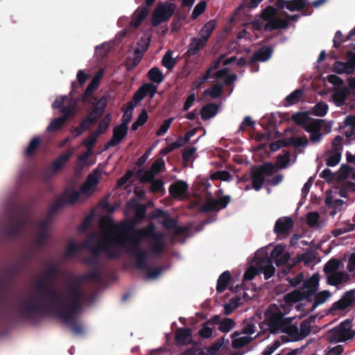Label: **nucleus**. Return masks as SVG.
Masks as SVG:
<instances>
[{"instance_id": "nucleus-42", "label": "nucleus", "mask_w": 355, "mask_h": 355, "mask_svg": "<svg viewBox=\"0 0 355 355\" xmlns=\"http://www.w3.org/2000/svg\"><path fill=\"white\" fill-rule=\"evenodd\" d=\"M303 94L302 89H297L293 91L292 93H291L289 95H288L285 101L286 102V105H295L297 103H298L302 98Z\"/></svg>"}, {"instance_id": "nucleus-54", "label": "nucleus", "mask_w": 355, "mask_h": 355, "mask_svg": "<svg viewBox=\"0 0 355 355\" xmlns=\"http://www.w3.org/2000/svg\"><path fill=\"white\" fill-rule=\"evenodd\" d=\"M341 159V153H334L329 151V155L326 159L328 166H334L337 165Z\"/></svg>"}, {"instance_id": "nucleus-14", "label": "nucleus", "mask_w": 355, "mask_h": 355, "mask_svg": "<svg viewBox=\"0 0 355 355\" xmlns=\"http://www.w3.org/2000/svg\"><path fill=\"white\" fill-rule=\"evenodd\" d=\"M355 302V289L345 292L342 297L334 302L329 310V313L335 314L336 311H343Z\"/></svg>"}, {"instance_id": "nucleus-12", "label": "nucleus", "mask_w": 355, "mask_h": 355, "mask_svg": "<svg viewBox=\"0 0 355 355\" xmlns=\"http://www.w3.org/2000/svg\"><path fill=\"white\" fill-rule=\"evenodd\" d=\"M231 201L230 196H223L219 199H207L200 207V211L202 213L211 211H218L225 208Z\"/></svg>"}, {"instance_id": "nucleus-46", "label": "nucleus", "mask_w": 355, "mask_h": 355, "mask_svg": "<svg viewBox=\"0 0 355 355\" xmlns=\"http://www.w3.org/2000/svg\"><path fill=\"white\" fill-rule=\"evenodd\" d=\"M340 262L337 259H331L324 266V272L327 274H331L337 272L340 267Z\"/></svg>"}, {"instance_id": "nucleus-33", "label": "nucleus", "mask_w": 355, "mask_h": 355, "mask_svg": "<svg viewBox=\"0 0 355 355\" xmlns=\"http://www.w3.org/2000/svg\"><path fill=\"white\" fill-rule=\"evenodd\" d=\"M344 125L349 126V130H346L345 135L347 138H355V114L348 115L344 120Z\"/></svg>"}, {"instance_id": "nucleus-41", "label": "nucleus", "mask_w": 355, "mask_h": 355, "mask_svg": "<svg viewBox=\"0 0 355 355\" xmlns=\"http://www.w3.org/2000/svg\"><path fill=\"white\" fill-rule=\"evenodd\" d=\"M241 298L239 297H232L229 302L224 305L225 314L230 315L240 305Z\"/></svg>"}, {"instance_id": "nucleus-9", "label": "nucleus", "mask_w": 355, "mask_h": 355, "mask_svg": "<svg viewBox=\"0 0 355 355\" xmlns=\"http://www.w3.org/2000/svg\"><path fill=\"white\" fill-rule=\"evenodd\" d=\"M8 214L10 224L4 227V234L8 237L17 236L20 234L22 228L26 225L28 219L21 214H15L10 211Z\"/></svg>"}, {"instance_id": "nucleus-36", "label": "nucleus", "mask_w": 355, "mask_h": 355, "mask_svg": "<svg viewBox=\"0 0 355 355\" xmlns=\"http://www.w3.org/2000/svg\"><path fill=\"white\" fill-rule=\"evenodd\" d=\"M148 78L153 83H161L164 80V76L160 69L156 67L151 68L148 72Z\"/></svg>"}, {"instance_id": "nucleus-21", "label": "nucleus", "mask_w": 355, "mask_h": 355, "mask_svg": "<svg viewBox=\"0 0 355 355\" xmlns=\"http://www.w3.org/2000/svg\"><path fill=\"white\" fill-rule=\"evenodd\" d=\"M192 332L190 328H178L175 333V340L178 345H187L192 343Z\"/></svg>"}, {"instance_id": "nucleus-60", "label": "nucleus", "mask_w": 355, "mask_h": 355, "mask_svg": "<svg viewBox=\"0 0 355 355\" xmlns=\"http://www.w3.org/2000/svg\"><path fill=\"white\" fill-rule=\"evenodd\" d=\"M292 146L298 148L300 147H305L308 144V139L305 135L300 137H291Z\"/></svg>"}, {"instance_id": "nucleus-26", "label": "nucleus", "mask_w": 355, "mask_h": 355, "mask_svg": "<svg viewBox=\"0 0 355 355\" xmlns=\"http://www.w3.org/2000/svg\"><path fill=\"white\" fill-rule=\"evenodd\" d=\"M206 44H207L205 42L198 37H193L188 46L185 55L188 57L195 55L198 54L201 49H204Z\"/></svg>"}, {"instance_id": "nucleus-16", "label": "nucleus", "mask_w": 355, "mask_h": 355, "mask_svg": "<svg viewBox=\"0 0 355 355\" xmlns=\"http://www.w3.org/2000/svg\"><path fill=\"white\" fill-rule=\"evenodd\" d=\"M128 127L119 124L113 129L112 138L105 144V149H108L119 144L128 134Z\"/></svg>"}, {"instance_id": "nucleus-47", "label": "nucleus", "mask_w": 355, "mask_h": 355, "mask_svg": "<svg viewBox=\"0 0 355 355\" xmlns=\"http://www.w3.org/2000/svg\"><path fill=\"white\" fill-rule=\"evenodd\" d=\"M295 123L299 125H304L309 120V114L306 112H298L291 116Z\"/></svg>"}, {"instance_id": "nucleus-24", "label": "nucleus", "mask_w": 355, "mask_h": 355, "mask_svg": "<svg viewBox=\"0 0 355 355\" xmlns=\"http://www.w3.org/2000/svg\"><path fill=\"white\" fill-rule=\"evenodd\" d=\"M289 25L287 19H283L277 17L267 20L263 28L266 31H272L277 29L286 28Z\"/></svg>"}, {"instance_id": "nucleus-44", "label": "nucleus", "mask_w": 355, "mask_h": 355, "mask_svg": "<svg viewBox=\"0 0 355 355\" xmlns=\"http://www.w3.org/2000/svg\"><path fill=\"white\" fill-rule=\"evenodd\" d=\"M311 318H309L306 320H303L299 328V333L300 336V339L302 340L307 337L311 331Z\"/></svg>"}, {"instance_id": "nucleus-23", "label": "nucleus", "mask_w": 355, "mask_h": 355, "mask_svg": "<svg viewBox=\"0 0 355 355\" xmlns=\"http://www.w3.org/2000/svg\"><path fill=\"white\" fill-rule=\"evenodd\" d=\"M188 184L183 180H177L170 185L168 192L173 198H179L188 190Z\"/></svg>"}, {"instance_id": "nucleus-50", "label": "nucleus", "mask_w": 355, "mask_h": 355, "mask_svg": "<svg viewBox=\"0 0 355 355\" xmlns=\"http://www.w3.org/2000/svg\"><path fill=\"white\" fill-rule=\"evenodd\" d=\"M76 107V102L75 101L71 102L67 106H63L60 109V112L63 114V115L61 116L60 117H64V121H67L70 116L73 115L75 113Z\"/></svg>"}, {"instance_id": "nucleus-2", "label": "nucleus", "mask_w": 355, "mask_h": 355, "mask_svg": "<svg viewBox=\"0 0 355 355\" xmlns=\"http://www.w3.org/2000/svg\"><path fill=\"white\" fill-rule=\"evenodd\" d=\"M81 295L75 286L69 291V296H66L63 302L55 306H47L40 301L24 302L19 307L20 315L25 319L31 320L35 314H53L59 317L63 322L68 324L76 334H81L83 327L76 320V315L82 310Z\"/></svg>"}, {"instance_id": "nucleus-29", "label": "nucleus", "mask_w": 355, "mask_h": 355, "mask_svg": "<svg viewBox=\"0 0 355 355\" xmlns=\"http://www.w3.org/2000/svg\"><path fill=\"white\" fill-rule=\"evenodd\" d=\"M218 106L214 103H209L204 105L200 110L201 118L203 120H208L214 117L218 112Z\"/></svg>"}, {"instance_id": "nucleus-62", "label": "nucleus", "mask_w": 355, "mask_h": 355, "mask_svg": "<svg viewBox=\"0 0 355 355\" xmlns=\"http://www.w3.org/2000/svg\"><path fill=\"white\" fill-rule=\"evenodd\" d=\"M258 274H259V268L257 266H250L243 275V281L252 280Z\"/></svg>"}, {"instance_id": "nucleus-1", "label": "nucleus", "mask_w": 355, "mask_h": 355, "mask_svg": "<svg viewBox=\"0 0 355 355\" xmlns=\"http://www.w3.org/2000/svg\"><path fill=\"white\" fill-rule=\"evenodd\" d=\"M124 232H132L131 236H125V239L119 241L125 253L130 257L135 259V267L140 270L147 272L150 279L157 278L162 272V267H157L151 269L147 263L148 252L140 249V244L142 239L149 238L152 240L150 252L154 255H161L165 248L164 234L156 232L155 227L153 224L136 229L135 223H128L123 226Z\"/></svg>"}, {"instance_id": "nucleus-45", "label": "nucleus", "mask_w": 355, "mask_h": 355, "mask_svg": "<svg viewBox=\"0 0 355 355\" xmlns=\"http://www.w3.org/2000/svg\"><path fill=\"white\" fill-rule=\"evenodd\" d=\"M99 87V84L96 80H91L87 85L84 94L81 96V101L83 102L89 101V98L92 96L93 92Z\"/></svg>"}, {"instance_id": "nucleus-20", "label": "nucleus", "mask_w": 355, "mask_h": 355, "mask_svg": "<svg viewBox=\"0 0 355 355\" xmlns=\"http://www.w3.org/2000/svg\"><path fill=\"white\" fill-rule=\"evenodd\" d=\"M273 53V49L269 46H263L257 51L249 60V65H254L257 62H266L268 60Z\"/></svg>"}, {"instance_id": "nucleus-30", "label": "nucleus", "mask_w": 355, "mask_h": 355, "mask_svg": "<svg viewBox=\"0 0 355 355\" xmlns=\"http://www.w3.org/2000/svg\"><path fill=\"white\" fill-rule=\"evenodd\" d=\"M231 279V274L228 270L223 272L218 277L216 285V291L222 293L226 290Z\"/></svg>"}, {"instance_id": "nucleus-53", "label": "nucleus", "mask_w": 355, "mask_h": 355, "mask_svg": "<svg viewBox=\"0 0 355 355\" xmlns=\"http://www.w3.org/2000/svg\"><path fill=\"white\" fill-rule=\"evenodd\" d=\"M66 121H64V117H58L54 119L47 127V131L49 132H54L60 129Z\"/></svg>"}, {"instance_id": "nucleus-11", "label": "nucleus", "mask_w": 355, "mask_h": 355, "mask_svg": "<svg viewBox=\"0 0 355 355\" xmlns=\"http://www.w3.org/2000/svg\"><path fill=\"white\" fill-rule=\"evenodd\" d=\"M84 248L89 249L92 256L100 257L101 251L105 252L109 259H116L121 255V252L119 250H112L111 243L107 239L101 240L95 247H90L87 243H85Z\"/></svg>"}, {"instance_id": "nucleus-31", "label": "nucleus", "mask_w": 355, "mask_h": 355, "mask_svg": "<svg viewBox=\"0 0 355 355\" xmlns=\"http://www.w3.org/2000/svg\"><path fill=\"white\" fill-rule=\"evenodd\" d=\"M98 182V177L93 174H89L86 181L80 186V190L83 193L89 191L94 187L96 186Z\"/></svg>"}, {"instance_id": "nucleus-48", "label": "nucleus", "mask_w": 355, "mask_h": 355, "mask_svg": "<svg viewBox=\"0 0 355 355\" xmlns=\"http://www.w3.org/2000/svg\"><path fill=\"white\" fill-rule=\"evenodd\" d=\"M111 120V114H107L101 121L98 128L95 132L99 135L105 133L110 124Z\"/></svg>"}, {"instance_id": "nucleus-10", "label": "nucleus", "mask_w": 355, "mask_h": 355, "mask_svg": "<svg viewBox=\"0 0 355 355\" xmlns=\"http://www.w3.org/2000/svg\"><path fill=\"white\" fill-rule=\"evenodd\" d=\"M101 277V274L100 271V268H94L90 272L78 275V276H73V282L68 285L66 290V296H69V291L71 286H75L76 288L79 291L80 295H81V301L83 302L85 298V294L84 291L80 287V284L85 281L89 280H94V281H98Z\"/></svg>"}, {"instance_id": "nucleus-18", "label": "nucleus", "mask_w": 355, "mask_h": 355, "mask_svg": "<svg viewBox=\"0 0 355 355\" xmlns=\"http://www.w3.org/2000/svg\"><path fill=\"white\" fill-rule=\"evenodd\" d=\"M293 227L294 222L291 217H281L275 223L274 232L277 235H286Z\"/></svg>"}, {"instance_id": "nucleus-58", "label": "nucleus", "mask_w": 355, "mask_h": 355, "mask_svg": "<svg viewBox=\"0 0 355 355\" xmlns=\"http://www.w3.org/2000/svg\"><path fill=\"white\" fill-rule=\"evenodd\" d=\"M162 64L168 69H171L175 64V60L171 56V51H168L162 58Z\"/></svg>"}, {"instance_id": "nucleus-32", "label": "nucleus", "mask_w": 355, "mask_h": 355, "mask_svg": "<svg viewBox=\"0 0 355 355\" xmlns=\"http://www.w3.org/2000/svg\"><path fill=\"white\" fill-rule=\"evenodd\" d=\"M331 293L328 291H320L315 293V300L310 311H313L319 305L324 303L330 297Z\"/></svg>"}, {"instance_id": "nucleus-34", "label": "nucleus", "mask_w": 355, "mask_h": 355, "mask_svg": "<svg viewBox=\"0 0 355 355\" xmlns=\"http://www.w3.org/2000/svg\"><path fill=\"white\" fill-rule=\"evenodd\" d=\"M60 197H62L64 199V205H73L77 202L80 198V193L73 191H70L69 190H65Z\"/></svg>"}, {"instance_id": "nucleus-15", "label": "nucleus", "mask_w": 355, "mask_h": 355, "mask_svg": "<svg viewBox=\"0 0 355 355\" xmlns=\"http://www.w3.org/2000/svg\"><path fill=\"white\" fill-rule=\"evenodd\" d=\"M155 0H146L144 6L137 8L135 12L130 25L134 28H138L141 22L146 19L149 13V7L151 6Z\"/></svg>"}, {"instance_id": "nucleus-43", "label": "nucleus", "mask_w": 355, "mask_h": 355, "mask_svg": "<svg viewBox=\"0 0 355 355\" xmlns=\"http://www.w3.org/2000/svg\"><path fill=\"white\" fill-rule=\"evenodd\" d=\"M64 199L62 197L58 196L55 202L50 206L47 211V215L52 217L56 212H58L62 207L64 206Z\"/></svg>"}, {"instance_id": "nucleus-35", "label": "nucleus", "mask_w": 355, "mask_h": 355, "mask_svg": "<svg viewBox=\"0 0 355 355\" xmlns=\"http://www.w3.org/2000/svg\"><path fill=\"white\" fill-rule=\"evenodd\" d=\"M41 144V139L38 137L32 139L25 150V155L27 157H31L34 155L36 150L39 148Z\"/></svg>"}, {"instance_id": "nucleus-52", "label": "nucleus", "mask_w": 355, "mask_h": 355, "mask_svg": "<svg viewBox=\"0 0 355 355\" xmlns=\"http://www.w3.org/2000/svg\"><path fill=\"white\" fill-rule=\"evenodd\" d=\"M333 71L337 73H347L351 74L352 72L349 69H348V64L346 62H340V61H336L333 67H332Z\"/></svg>"}, {"instance_id": "nucleus-22", "label": "nucleus", "mask_w": 355, "mask_h": 355, "mask_svg": "<svg viewBox=\"0 0 355 355\" xmlns=\"http://www.w3.org/2000/svg\"><path fill=\"white\" fill-rule=\"evenodd\" d=\"M220 322V315H215L209 320L203 323L202 328L200 329L198 334L203 338H210L212 335V326Z\"/></svg>"}, {"instance_id": "nucleus-39", "label": "nucleus", "mask_w": 355, "mask_h": 355, "mask_svg": "<svg viewBox=\"0 0 355 355\" xmlns=\"http://www.w3.org/2000/svg\"><path fill=\"white\" fill-rule=\"evenodd\" d=\"M83 248L84 244L80 245L75 242H71L67 245L65 249L64 255L67 258L72 257L78 253Z\"/></svg>"}, {"instance_id": "nucleus-59", "label": "nucleus", "mask_w": 355, "mask_h": 355, "mask_svg": "<svg viewBox=\"0 0 355 355\" xmlns=\"http://www.w3.org/2000/svg\"><path fill=\"white\" fill-rule=\"evenodd\" d=\"M207 2L205 1H200L194 8L191 18L195 19L198 18L201 14H202L206 9Z\"/></svg>"}, {"instance_id": "nucleus-6", "label": "nucleus", "mask_w": 355, "mask_h": 355, "mask_svg": "<svg viewBox=\"0 0 355 355\" xmlns=\"http://www.w3.org/2000/svg\"><path fill=\"white\" fill-rule=\"evenodd\" d=\"M352 320L346 319L328 331L327 340L331 343H343L351 340L355 336L352 329Z\"/></svg>"}, {"instance_id": "nucleus-51", "label": "nucleus", "mask_w": 355, "mask_h": 355, "mask_svg": "<svg viewBox=\"0 0 355 355\" xmlns=\"http://www.w3.org/2000/svg\"><path fill=\"white\" fill-rule=\"evenodd\" d=\"M327 110L328 105L323 101H320L313 107V114L317 116H323L327 114Z\"/></svg>"}, {"instance_id": "nucleus-25", "label": "nucleus", "mask_w": 355, "mask_h": 355, "mask_svg": "<svg viewBox=\"0 0 355 355\" xmlns=\"http://www.w3.org/2000/svg\"><path fill=\"white\" fill-rule=\"evenodd\" d=\"M293 320V318L289 317V319L286 322L288 324H285L282 331L281 332L286 334L288 336L291 337V340L292 341H298L301 340L299 328L296 324H292V322Z\"/></svg>"}, {"instance_id": "nucleus-61", "label": "nucleus", "mask_w": 355, "mask_h": 355, "mask_svg": "<svg viewBox=\"0 0 355 355\" xmlns=\"http://www.w3.org/2000/svg\"><path fill=\"white\" fill-rule=\"evenodd\" d=\"M143 92L146 95H149L150 98H153L156 92H157V86L154 85L153 83H146L141 86Z\"/></svg>"}, {"instance_id": "nucleus-64", "label": "nucleus", "mask_w": 355, "mask_h": 355, "mask_svg": "<svg viewBox=\"0 0 355 355\" xmlns=\"http://www.w3.org/2000/svg\"><path fill=\"white\" fill-rule=\"evenodd\" d=\"M212 179L222 181H230L232 179V175L227 171H218L213 174Z\"/></svg>"}, {"instance_id": "nucleus-57", "label": "nucleus", "mask_w": 355, "mask_h": 355, "mask_svg": "<svg viewBox=\"0 0 355 355\" xmlns=\"http://www.w3.org/2000/svg\"><path fill=\"white\" fill-rule=\"evenodd\" d=\"M139 180L142 183L151 182L153 180L155 174L152 171L139 170L138 171Z\"/></svg>"}, {"instance_id": "nucleus-37", "label": "nucleus", "mask_w": 355, "mask_h": 355, "mask_svg": "<svg viewBox=\"0 0 355 355\" xmlns=\"http://www.w3.org/2000/svg\"><path fill=\"white\" fill-rule=\"evenodd\" d=\"M324 120L322 119H314L313 121L306 123L303 125V128L311 134L317 131H320Z\"/></svg>"}, {"instance_id": "nucleus-13", "label": "nucleus", "mask_w": 355, "mask_h": 355, "mask_svg": "<svg viewBox=\"0 0 355 355\" xmlns=\"http://www.w3.org/2000/svg\"><path fill=\"white\" fill-rule=\"evenodd\" d=\"M89 103L94 104V107L85 119L89 123L94 124L103 116L107 106V98L102 96L97 100L96 98L93 97Z\"/></svg>"}, {"instance_id": "nucleus-4", "label": "nucleus", "mask_w": 355, "mask_h": 355, "mask_svg": "<svg viewBox=\"0 0 355 355\" xmlns=\"http://www.w3.org/2000/svg\"><path fill=\"white\" fill-rule=\"evenodd\" d=\"M319 284L318 276L313 275L304 282L300 289L294 290L284 296V301L288 304H293L304 300L311 302L312 297L316 293Z\"/></svg>"}, {"instance_id": "nucleus-8", "label": "nucleus", "mask_w": 355, "mask_h": 355, "mask_svg": "<svg viewBox=\"0 0 355 355\" xmlns=\"http://www.w3.org/2000/svg\"><path fill=\"white\" fill-rule=\"evenodd\" d=\"M175 8V5L172 3H159L153 12L152 26L156 27L161 23L168 21L174 14Z\"/></svg>"}, {"instance_id": "nucleus-56", "label": "nucleus", "mask_w": 355, "mask_h": 355, "mask_svg": "<svg viewBox=\"0 0 355 355\" xmlns=\"http://www.w3.org/2000/svg\"><path fill=\"white\" fill-rule=\"evenodd\" d=\"M223 92V86L220 84H215L211 89L205 91V94H209L213 98L219 97Z\"/></svg>"}, {"instance_id": "nucleus-17", "label": "nucleus", "mask_w": 355, "mask_h": 355, "mask_svg": "<svg viewBox=\"0 0 355 355\" xmlns=\"http://www.w3.org/2000/svg\"><path fill=\"white\" fill-rule=\"evenodd\" d=\"M145 217H146V207L144 206H141V207H138L135 211V218L132 219L131 221H129V222H127V223H125L121 225V226H120L121 229V234L119 236H117L116 238L115 242L120 245L119 241L121 240L125 239V235H127L129 236H131L132 235V232H124L123 226L125 225H126L128 223H135V225H136L137 223L144 220L145 218Z\"/></svg>"}, {"instance_id": "nucleus-63", "label": "nucleus", "mask_w": 355, "mask_h": 355, "mask_svg": "<svg viewBox=\"0 0 355 355\" xmlns=\"http://www.w3.org/2000/svg\"><path fill=\"white\" fill-rule=\"evenodd\" d=\"M289 162L290 155L287 151L283 155H279L277 157V164L280 168L286 167Z\"/></svg>"}, {"instance_id": "nucleus-19", "label": "nucleus", "mask_w": 355, "mask_h": 355, "mask_svg": "<svg viewBox=\"0 0 355 355\" xmlns=\"http://www.w3.org/2000/svg\"><path fill=\"white\" fill-rule=\"evenodd\" d=\"M257 265L259 268V273L264 275L265 279H270L275 274V268L272 265V260L268 257L266 256L259 259Z\"/></svg>"}, {"instance_id": "nucleus-3", "label": "nucleus", "mask_w": 355, "mask_h": 355, "mask_svg": "<svg viewBox=\"0 0 355 355\" xmlns=\"http://www.w3.org/2000/svg\"><path fill=\"white\" fill-rule=\"evenodd\" d=\"M58 275V269L56 265L51 264L49 266L43 277L37 281L35 284L36 295L34 299L23 300L17 305V309L20 314L19 307L24 302L29 303L31 302L40 301L47 306H55L60 302H63L66 299L60 293L55 291L51 288V283L55 277Z\"/></svg>"}, {"instance_id": "nucleus-55", "label": "nucleus", "mask_w": 355, "mask_h": 355, "mask_svg": "<svg viewBox=\"0 0 355 355\" xmlns=\"http://www.w3.org/2000/svg\"><path fill=\"white\" fill-rule=\"evenodd\" d=\"M82 262L85 265L92 266L94 268H99L101 264L100 257L91 255L83 259Z\"/></svg>"}, {"instance_id": "nucleus-49", "label": "nucleus", "mask_w": 355, "mask_h": 355, "mask_svg": "<svg viewBox=\"0 0 355 355\" xmlns=\"http://www.w3.org/2000/svg\"><path fill=\"white\" fill-rule=\"evenodd\" d=\"M306 6L304 0L287 1L286 8L290 11L302 10Z\"/></svg>"}, {"instance_id": "nucleus-27", "label": "nucleus", "mask_w": 355, "mask_h": 355, "mask_svg": "<svg viewBox=\"0 0 355 355\" xmlns=\"http://www.w3.org/2000/svg\"><path fill=\"white\" fill-rule=\"evenodd\" d=\"M216 22L215 20H209L200 30L198 33V38L206 44L210 37L212 32L216 28Z\"/></svg>"}, {"instance_id": "nucleus-7", "label": "nucleus", "mask_w": 355, "mask_h": 355, "mask_svg": "<svg viewBox=\"0 0 355 355\" xmlns=\"http://www.w3.org/2000/svg\"><path fill=\"white\" fill-rule=\"evenodd\" d=\"M276 171L275 166L271 162H266L255 166L250 172L252 186L256 191H259L264 182L266 176H271Z\"/></svg>"}, {"instance_id": "nucleus-38", "label": "nucleus", "mask_w": 355, "mask_h": 355, "mask_svg": "<svg viewBox=\"0 0 355 355\" xmlns=\"http://www.w3.org/2000/svg\"><path fill=\"white\" fill-rule=\"evenodd\" d=\"M345 275L342 272H336L329 274L327 276V283L331 286H338L343 283Z\"/></svg>"}, {"instance_id": "nucleus-5", "label": "nucleus", "mask_w": 355, "mask_h": 355, "mask_svg": "<svg viewBox=\"0 0 355 355\" xmlns=\"http://www.w3.org/2000/svg\"><path fill=\"white\" fill-rule=\"evenodd\" d=\"M284 315L285 313H282L275 304L270 305L266 311L265 322L271 334L281 332L285 324H288L286 322L289 318H285Z\"/></svg>"}, {"instance_id": "nucleus-40", "label": "nucleus", "mask_w": 355, "mask_h": 355, "mask_svg": "<svg viewBox=\"0 0 355 355\" xmlns=\"http://www.w3.org/2000/svg\"><path fill=\"white\" fill-rule=\"evenodd\" d=\"M217 324H219V331L221 332L227 333L234 327L235 322L232 318H225L223 320H221L220 318V322H218Z\"/></svg>"}, {"instance_id": "nucleus-28", "label": "nucleus", "mask_w": 355, "mask_h": 355, "mask_svg": "<svg viewBox=\"0 0 355 355\" xmlns=\"http://www.w3.org/2000/svg\"><path fill=\"white\" fill-rule=\"evenodd\" d=\"M71 155L72 153L71 152H67L66 153L62 154L56 159H55L49 168V170L51 171V175L55 174L57 171L60 170L63 167L64 164L69 161Z\"/></svg>"}]
</instances>
